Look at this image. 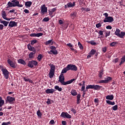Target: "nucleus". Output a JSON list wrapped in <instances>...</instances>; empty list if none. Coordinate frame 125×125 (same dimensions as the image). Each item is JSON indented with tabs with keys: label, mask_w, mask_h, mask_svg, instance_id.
<instances>
[{
	"label": "nucleus",
	"mask_w": 125,
	"mask_h": 125,
	"mask_svg": "<svg viewBox=\"0 0 125 125\" xmlns=\"http://www.w3.org/2000/svg\"><path fill=\"white\" fill-rule=\"evenodd\" d=\"M9 23V21H5V20H3L2 21H0V23L3 24V25L5 27L7 26Z\"/></svg>",
	"instance_id": "obj_20"
},
{
	"label": "nucleus",
	"mask_w": 125,
	"mask_h": 125,
	"mask_svg": "<svg viewBox=\"0 0 125 125\" xmlns=\"http://www.w3.org/2000/svg\"><path fill=\"white\" fill-rule=\"evenodd\" d=\"M61 117L63 118H67V119H71L72 118V116L69 115L67 112H62L61 113L60 116Z\"/></svg>",
	"instance_id": "obj_10"
},
{
	"label": "nucleus",
	"mask_w": 125,
	"mask_h": 125,
	"mask_svg": "<svg viewBox=\"0 0 125 125\" xmlns=\"http://www.w3.org/2000/svg\"><path fill=\"white\" fill-rule=\"evenodd\" d=\"M4 104V101L2 100V97H0V109L2 111V106Z\"/></svg>",
	"instance_id": "obj_14"
},
{
	"label": "nucleus",
	"mask_w": 125,
	"mask_h": 125,
	"mask_svg": "<svg viewBox=\"0 0 125 125\" xmlns=\"http://www.w3.org/2000/svg\"><path fill=\"white\" fill-rule=\"evenodd\" d=\"M19 4H20V2L19 1H16L15 2H14V7L16 6L18 7Z\"/></svg>",
	"instance_id": "obj_43"
},
{
	"label": "nucleus",
	"mask_w": 125,
	"mask_h": 125,
	"mask_svg": "<svg viewBox=\"0 0 125 125\" xmlns=\"http://www.w3.org/2000/svg\"><path fill=\"white\" fill-rule=\"evenodd\" d=\"M112 110L114 111H116L118 110V105H115L113 106V107H112Z\"/></svg>",
	"instance_id": "obj_47"
},
{
	"label": "nucleus",
	"mask_w": 125,
	"mask_h": 125,
	"mask_svg": "<svg viewBox=\"0 0 125 125\" xmlns=\"http://www.w3.org/2000/svg\"><path fill=\"white\" fill-rule=\"evenodd\" d=\"M54 88H55V89H56L60 92H61L62 90V88L60 87V86H58V85L55 86L54 87Z\"/></svg>",
	"instance_id": "obj_32"
},
{
	"label": "nucleus",
	"mask_w": 125,
	"mask_h": 125,
	"mask_svg": "<svg viewBox=\"0 0 125 125\" xmlns=\"http://www.w3.org/2000/svg\"><path fill=\"white\" fill-rule=\"evenodd\" d=\"M96 52V50H94L93 49H92V50H91L90 52H89V54L91 55H94L95 54Z\"/></svg>",
	"instance_id": "obj_35"
},
{
	"label": "nucleus",
	"mask_w": 125,
	"mask_h": 125,
	"mask_svg": "<svg viewBox=\"0 0 125 125\" xmlns=\"http://www.w3.org/2000/svg\"><path fill=\"white\" fill-rule=\"evenodd\" d=\"M106 28L107 29L111 30L112 29V27L111 25H107L106 26Z\"/></svg>",
	"instance_id": "obj_58"
},
{
	"label": "nucleus",
	"mask_w": 125,
	"mask_h": 125,
	"mask_svg": "<svg viewBox=\"0 0 125 125\" xmlns=\"http://www.w3.org/2000/svg\"><path fill=\"white\" fill-rule=\"evenodd\" d=\"M42 21L43 22H48L49 21V17H45L43 19Z\"/></svg>",
	"instance_id": "obj_38"
},
{
	"label": "nucleus",
	"mask_w": 125,
	"mask_h": 125,
	"mask_svg": "<svg viewBox=\"0 0 125 125\" xmlns=\"http://www.w3.org/2000/svg\"><path fill=\"white\" fill-rule=\"evenodd\" d=\"M68 71H69L68 69H67V66L66 67H64L62 70L61 72L62 74H64L66 73Z\"/></svg>",
	"instance_id": "obj_31"
},
{
	"label": "nucleus",
	"mask_w": 125,
	"mask_h": 125,
	"mask_svg": "<svg viewBox=\"0 0 125 125\" xmlns=\"http://www.w3.org/2000/svg\"><path fill=\"white\" fill-rule=\"evenodd\" d=\"M114 21V18L112 16H108L107 18H105L104 20V22H110L112 23Z\"/></svg>",
	"instance_id": "obj_11"
},
{
	"label": "nucleus",
	"mask_w": 125,
	"mask_h": 125,
	"mask_svg": "<svg viewBox=\"0 0 125 125\" xmlns=\"http://www.w3.org/2000/svg\"><path fill=\"white\" fill-rule=\"evenodd\" d=\"M105 98L106 100H114V95H107L106 96Z\"/></svg>",
	"instance_id": "obj_22"
},
{
	"label": "nucleus",
	"mask_w": 125,
	"mask_h": 125,
	"mask_svg": "<svg viewBox=\"0 0 125 125\" xmlns=\"http://www.w3.org/2000/svg\"><path fill=\"white\" fill-rule=\"evenodd\" d=\"M110 35H111V32L110 31H106V32H105V37L106 38H107L108 37L110 36Z\"/></svg>",
	"instance_id": "obj_44"
},
{
	"label": "nucleus",
	"mask_w": 125,
	"mask_h": 125,
	"mask_svg": "<svg viewBox=\"0 0 125 125\" xmlns=\"http://www.w3.org/2000/svg\"><path fill=\"white\" fill-rule=\"evenodd\" d=\"M43 33H42L41 32H40V33H36V37H40L43 36Z\"/></svg>",
	"instance_id": "obj_51"
},
{
	"label": "nucleus",
	"mask_w": 125,
	"mask_h": 125,
	"mask_svg": "<svg viewBox=\"0 0 125 125\" xmlns=\"http://www.w3.org/2000/svg\"><path fill=\"white\" fill-rule=\"evenodd\" d=\"M48 9L47 7L46 6L45 4H43L41 7V14L43 15L45 13L47 12Z\"/></svg>",
	"instance_id": "obj_8"
},
{
	"label": "nucleus",
	"mask_w": 125,
	"mask_h": 125,
	"mask_svg": "<svg viewBox=\"0 0 125 125\" xmlns=\"http://www.w3.org/2000/svg\"><path fill=\"white\" fill-rule=\"evenodd\" d=\"M37 115L39 117H42V114L40 110H38L37 112Z\"/></svg>",
	"instance_id": "obj_33"
},
{
	"label": "nucleus",
	"mask_w": 125,
	"mask_h": 125,
	"mask_svg": "<svg viewBox=\"0 0 125 125\" xmlns=\"http://www.w3.org/2000/svg\"><path fill=\"white\" fill-rule=\"evenodd\" d=\"M18 62L22 65H26L25 62L24 60H23L22 59H19V60L18 61Z\"/></svg>",
	"instance_id": "obj_23"
},
{
	"label": "nucleus",
	"mask_w": 125,
	"mask_h": 125,
	"mask_svg": "<svg viewBox=\"0 0 125 125\" xmlns=\"http://www.w3.org/2000/svg\"><path fill=\"white\" fill-rule=\"evenodd\" d=\"M55 90L53 89H47L45 90L46 94H53Z\"/></svg>",
	"instance_id": "obj_16"
},
{
	"label": "nucleus",
	"mask_w": 125,
	"mask_h": 125,
	"mask_svg": "<svg viewBox=\"0 0 125 125\" xmlns=\"http://www.w3.org/2000/svg\"><path fill=\"white\" fill-rule=\"evenodd\" d=\"M85 83L86 82L85 81H83V86L81 88V91H83L85 90Z\"/></svg>",
	"instance_id": "obj_27"
},
{
	"label": "nucleus",
	"mask_w": 125,
	"mask_h": 125,
	"mask_svg": "<svg viewBox=\"0 0 125 125\" xmlns=\"http://www.w3.org/2000/svg\"><path fill=\"white\" fill-rule=\"evenodd\" d=\"M102 87V86H101L99 85H94L93 89L97 90H100Z\"/></svg>",
	"instance_id": "obj_26"
},
{
	"label": "nucleus",
	"mask_w": 125,
	"mask_h": 125,
	"mask_svg": "<svg viewBox=\"0 0 125 125\" xmlns=\"http://www.w3.org/2000/svg\"><path fill=\"white\" fill-rule=\"evenodd\" d=\"M49 66L50 67V69L49 73V78L52 79L55 75L56 67L54 65L51 63L49 64Z\"/></svg>",
	"instance_id": "obj_2"
},
{
	"label": "nucleus",
	"mask_w": 125,
	"mask_h": 125,
	"mask_svg": "<svg viewBox=\"0 0 125 125\" xmlns=\"http://www.w3.org/2000/svg\"><path fill=\"white\" fill-rule=\"evenodd\" d=\"M112 79L110 77H107L106 79H105V81H106V83H109V81H110V80H112Z\"/></svg>",
	"instance_id": "obj_45"
},
{
	"label": "nucleus",
	"mask_w": 125,
	"mask_h": 125,
	"mask_svg": "<svg viewBox=\"0 0 125 125\" xmlns=\"http://www.w3.org/2000/svg\"><path fill=\"white\" fill-rule=\"evenodd\" d=\"M106 104H109V105H115V102H111V101L109 100H106Z\"/></svg>",
	"instance_id": "obj_28"
},
{
	"label": "nucleus",
	"mask_w": 125,
	"mask_h": 125,
	"mask_svg": "<svg viewBox=\"0 0 125 125\" xmlns=\"http://www.w3.org/2000/svg\"><path fill=\"white\" fill-rule=\"evenodd\" d=\"M53 41L52 40H48V41H46L45 42V44L46 45H49V44L51 43Z\"/></svg>",
	"instance_id": "obj_41"
},
{
	"label": "nucleus",
	"mask_w": 125,
	"mask_h": 125,
	"mask_svg": "<svg viewBox=\"0 0 125 125\" xmlns=\"http://www.w3.org/2000/svg\"><path fill=\"white\" fill-rule=\"evenodd\" d=\"M50 48L51 50H50V52H48L49 54H51V53L54 55H57L58 54V52L57 50H56V48L55 46H50Z\"/></svg>",
	"instance_id": "obj_6"
},
{
	"label": "nucleus",
	"mask_w": 125,
	"mask_h": 125,
	"mask_svg": "<svg viewBox=\"0 0 125 125\" xmlns=\"http://www.w3.org/2000/svg\"><path fill=\"white\" fill-rule=\"evenodd\" d=\"M46 104L48 105L51 104V100L50 99H47V101L46 102Z\"/></svg>",
	"instance_id": "obj_55"
},
{
	"label": "nucleus",
	"mask_w": 125,
	"mask_h": 125,
	"mask_svg": "<svg viewBox=\"0 0 125 125\" xmlns=\"http://www.w3.org/2000/svg\"><path fill=\"white\" fill-rule=\"evenodd\" d=\"M107 83L106 81L105 80H100L99 82V83Z\"/></svg>",
	"instance_id": "obj_50"
},
{
	"label": "nucleus",
	"mask_w": 125,
	"mask_h": 125,
	"mask_svg": "<svg viewBox=\"0 0 125 125\" xmlns=\"http://www.w3.org/2000/svg\"><path fill=\"white\" fill-rule=\"evenodd\" d=\"M31 47H32V46L30 45V44H27V48H28V49L29 50H30L31 49Z\"/></svg>",
	"instance_id": "obj_61"
},
{
	"label": "nucleus",
	"mask_w": 125,
	"mask_h": 125,
	"mask_svg": "<svg viewBox=\"0 0 125 125\" xmlns=\"http://www.w3.org/2000/svg\"><path fill=\"white\" fill-rule=\"evenodd\" d=\"M94 85H88L86 87V89L88 90L89 89H94Z\"/></svg>",
	"instance_id": "obj_34"
},
{
	"label": "nucleus",
	"mask_w": 125,
	"mask_h": 125,
	"mask_svg": "<svg viewBox=\"0 0 125 125\" xmlns=\"http://www.w3.org/2000/svg\"><path fill=\"white\" fill-rule=\"evenodd\" d=\"M7 63L8 64H9V65L13 68H15L17 67V65H16L15 63H14V62H13L11 60H10V59H8L7 61Z\"/></svg>",
	"instance_id": "obj_12"
},
{
	"label": "nucleus",
	"mask_w": 125,
	"mask_h": 125,
	"mask_svg": "<svg viewBox=\"0 0 125 125\" xmlns=\"http://www.w3.org/2000/svg\"><path fill=\"white\" fill-rule=\"evenodd\" d=\"M121 61H122L123 62H125V56H123V58H122Z\"/></svg>",
	"instance_id": "obj_64"
},
{
	"label": "nucleus",
	"mask_w": 125,
	"mask_h": 125,
	"mask_svg": "<svg viewBox=\"0 0 125 125\" xmlns=\"http://www.w3.org/2000/svg\"><path fill=\"white\" fill-rule=\"evenodd\" d=\"M102 26V23H97V24H96V28H101Z\"/></svg>",
	"instance_id": "obj_46"
},
{
	"label": "nucleus",
	"mask_w": 125,
	"mask_h": 125,
	"mask_svg": "<svg viewBox=\"0 0 125 125\" xmlns=\"http://www.w3.org/2000/svg\"><path fill=\"white\" fill-rule=\"evenodd\" d=\"M64 80L65 78L64 75L61 74L59 77V82L61 83L63 85H66L72 83L74 81L76 80V79H73L66 82H64Z\"/></svg>",
	"instance_id": "obj_1"
},
{
	"label": "nucleus",
	"mask_w": 125,
	"mask_h": 125,
	"mask_svg": "<svg viewBox=\"0 0 125 125\" xmlns=\"http://www.w3.org/2000/svg\"><path fill=\"white\" fill-rule=\"evenodd\" d=\"M1 17L4 20L6 17H7V14L4 10L2 11L1 12Z\"/></svg>",
	"instance_id": "obj_25"
},
{
	"label": "nucleus",
	"mask_w": 125,
	"mask_h": 125,
	"mask_svg": "<svg viewBox=\"0 0 125 125\" xmlns=\"http://www.w3.org/2000/svg\"><path fill=\"white\" fill-rule=\"evenodd\" d=\"M38 65V62L36 61H32L28 62L27 66L30 68H33L37 66Z\"/></svg>",
	"instance_id": "obj_5"
},
{
	"label": "nucleus",
	"mask_w": 125,
	"mask_h": 125,
	"mask_svg": "<svg viewBox=\"0 0 125 125\" xmlns=\"http://www.w3.org/2000/svg\"><path fill=\"white\" fill-rule=\"evenodd\" d=\"M23 12L26 13V14H29L30 13L29 10L27 9H25L23 10Z\"/></svg>",
	"instance_id": "obj_57"
},
{
	"label": "nucleus",
	"mask_w": 125,
	"mask_h": 125,
	"mask_svg": "<svg viewBox=\"0 0 125 125\" xmlns=\"http://www.w3.org/2000/svg\"><path fill=\"white\" fill-rule=\"evenodd\" d=\"M37 42H38V40H36V39H34L33 40L31 41V44L33 45L34 44L37 43Z\"/></svg>",
	"instance_id": "obj_37"
},
{
	"label": "nucleus",
	"mask_w": 125,
	"mask_h": 125,
	"mask_svg": "<svg viewBox=\"0 0 125 125\" xmlns=\"http://www.w3.org/2000/svg\"><path fill=\"white\" fill-rule=\"evenodd\" d=\"M71 94L73 96H76L78 95V93L76 90H72L70 92Z\"/></svg>",
	"instance_id": "obj_24"
},
{
	"label": "nucleus",
	"mask_w": 125,
	"mask_h": 125,
	"mask_svg": "<svg viewBox=\"0 0 125 125\" xmlns=\"http://www.w3.org/2000/svg\"><path fill=\"white\" fill-rule=\"evenodd\" d=\"M96 32L98 33L99 36H103L104 35V31L103 30H99V32L96 30Z\"/></svg>",
	"instance_id": "obj_40"
},
{
	"label": "nucleus",
	"mask_w": 125,
	"mask_h": 125,
	"mask_svg": "<svg viewBox=\"0 0 125 125\" xmlns=\"http://www.w3.org/2000/svg\"><path fill=\"white\" fill-rule=\"evenodd\" d=\"M18 24V22H16L15 21H11L8 24V26L10 28L14 27L15 26H17Z\"/></svg>",
	"instance_id": "obj_13"
},
{
	"label": "nucleus",
	"mask_w": 125,
	"mask_h": 125,
	"mask_svg": "<svg viewBox=\"0 0 125 125\" xmlns=\"http://www.w3.org/2000/svg\"><path fill=\"white\" fill-rule=\"evenodd\" d=\"M117 43H118V42H112V43H110V46L111 47H114L116 45H117Z\"/></svg>",
	"instance_id": "obj_39"
},
{
	"label": "nucleus",
	"mask_w": 125,
	"mask_h": 125,
	"mask_svg": "<svg viewBox=\"0 0 125 125\" xmlns=\"http://www.w3.org/2000/svg\"><path fill=\"white\" fill-rule=\"evenodd\" d=\"M78 46L81 49H83V47L82 44H81V42H78Z\"/></svg>",
	"instance_id": "obj_48"
},
{
	"label": "nucleus",
	"mask_w": 125,
	"mask_h": 125,
	"mask_svg": "<svg viewBox=\"0 0 125 125\" xmlns=\"http://www.w3.org/2000/svg\"><path fill=\"white\" fill-rule=\"evenodd\" d=\"M103 75H104V74H103V72H100V73H99V77L100 78H102L103 77Z\"/></svg>",
	"instance_id": "obj_62"
},
{
	"label": "nucleus",
	"mask_w": 125,
	"mask_h": 125,
	"mask_svg": "<svg viewBox=\"0 0 125 125\" xmlns=\"http://www.w3.org/2000/svg\"><path fill=\"white\" fill-rule=\"evenodd\" d=\"M49 124L51 125H54L55 124V121L53 120H52L50 121Z\"/></svg>",
	"instance_id": "obj_63"
},
{
	"label": "nucleus",
	"mask_w": 125,
	"mask_h": 125,
	"mask_svg": "<svg viewBox=\"0 0 125 125\" xmlns=\"http://www.w3.org/2000/svg\"><path fill=\"white\" fill-rule=\"evenodd\" d=\"M35 54V52L30 53L28 55L29 58L31 59L34 58Z\"/></svg>",
	"instance_id": "obj_21"
},
{
	"label": "nucleus",
	"mask_w": 125,
	"mask_h": 125,
	"mask_svg": "<svg viewBox=\"0 0 125 125\" xmlns=\"http://www.w3.org/2000/svg\"><path fill=\"white\" fill-rule=\"evenodd\" d=\"M43 57H42V55H41V54H40L38 56V58H37V59L40 62L42 59Z\"/></svg>",
	"instance_id": "obj_36"
},
{
	"label": "nucleus",
	"mask_w": 125,
	"mask_h": 125,
	"mask_svg": "<svg viewBox=\"0 0 125 125\" xmlns=\"http://www.w3.org/2000/svg\"><path fill=\"white\" fill-rule=\"evenodd\" d=\"M1 71L2 72L3 75L4 76L5 79H8L9 78V71L5 68H2Z\"/></svg>",
	"instance_id": "obj_9"
},
{
	"label": "nucleus",
	"mask_w": 125,
	"mask_h": 125,
	"mask_svg": "<svg viewBox=\"0 0 125 125\" xmlns=\"http://www.w3.org/2000/svg\"><path fill=\"white\" fill-rule=\"evenodd\" d=\"M32 5V2L31 1H27L25 2V6L27 7H30Z\"/></svg>",
	"instance_id": "obj_18"
},
{
	"label": "nucleus",
	"mask_w": 125,
	"mask_h": 125,
	"mask_svg": "<svg viewBox=\"0 0 125 125\" xmlns=\"http://www.w3.org/2000/svg\"><path fill=\"white\" fill-rule=\"evenodd\" d=\"M30 51H33V52H35L36 53V50L35 49V48L34 47H32Z\"/></svg>",
	"instance_id": "obj_53"
},
{
	"label": "nucleus",
	"mask_w": 125,
	"mask_h": 125,
	"mask_svg": "<svg viewBox=\"0 0 125 125\" xmlns=\"http://www.w3.org/2000/svg\"><path fill=\"white\" fill-rule=\"evenodd\" d=\"M70 110H71V112H72L74 115H76V114L77 113V111L76 109H74L73 108H71Z\"/></svg>",
	"instance_id": "obj_49"
},
{
	"label": "nucleus",
	"mask_w": 125,
	"mask_h": 125,
	"mask_svg": "<svg viewBox=\"0 0 125 125\" xmlns=\"http://www.w3.org/2000/svg\"><path fill=\"white\" fill-rule=\"evenodd\" d=\"M88 43L91 44L92 45H96L97 44V43H96V42H94V41H89Z\"/></svg>",
	"instance_id": "obj_42"
},
{
	"label": "nucleus",
	"mask_w": 125,
	"mask_h": 125,
	"mask_svg": "<svg viewBox=\"0 0 125 125\" xmlns=\"http://www.w3.org/2000/svg\"><path fill=\"white\" fill-rule=\"evenodd\" d=\"M75 5L76 4L75 1L73 2V3H72L71 2L67 3L68 8L73 7H74Z\"/></svg>",
	"instance_id": "obj_19"
},
{
	"label": "nucleus",
	"mask_w": 125,
	"mask_h": 125,
	"mask_svg": "<svg viewBox=\"0 0 125 125\" xmlns=\"http://www.w3.org/2000/svg\"><path fill=\"white\" fill-rule=\"evenodd\" d=\"M30 37H37V33H31L30 34Z\"/></svg>",
	"instance_id": "obj_59"
},
{
	"label": "nucleus",
	"mask_w": 125,
	"mask_h": 125,
	"mask_svg": "<svg viewBox=\"0 0 125 125\" xmlns=\"http://www.w3.org/2000/svg\"><path fill=\"white\" fill-rule=\"evenodd\" d=\"M81 95L80 94H78L77 96V104H80L81 101Z\"/></svg>",
	"instance_id": "obj_17"
},
{
	"label": "nucleus",
	"mask_w": 125,
	"mask_h": 125,
	"mask_svg": "<svg viewBox=\"0 0 125 125\" xmlns=\"http://www.w3.org/2000/svg\"><path fill=\"white\" fill-rule=\"evenodd\" d=\"M15 101H16V99L14 97L7 96L5 100V104H7L8 103L9 104H13Z\"/></svg>",
	"instance_id": "obj_4"
},
{
	"label": "nucleus",
	"mask_w": 125,
	"mask_h": 125,
	"mask_svg": "<svg viewBox=\"0 0 125 125\" xmlns=\"http://www.w3.org/2000/svg\"><path fill=\"white\" fill-rule=\"evenodd\" d=\"M70 17L72 19H74L75 18L77 17V13L76 11L73 12L70 14Z\"/></svg>",
	"instance_id": "obj_15"
},
{
	"label": "nucleus",
	"mask_w": 125,
	"mask_h": 125,
	"mask_svg": "<svg viewBox=\"0 0 125 125\" xmlns=\"http://www.w3.org/2000/svg\"><path fill=\"white\" fill-rule=\"evenodd\" d=\"M7 5H8V7H14V2H11V1H8L7 3Z\"/></svg>",
	"instance_id": "obj_29"
},
{
	"label": "nucleus",
	"mask_w": 125,
	"mask_h": 125,
	"mask_svg": "<svg viewBox=\"0 0 125 125\" xmlns=\"http://www.w3.org/2000/svg\"><path fill=\"white\" fill-rule=\"evenodd\" d=\"M114 34L121 39H124L125 36V32H124V31L121 32L119 28H116Z\"/></svg>",
	"instance_id": "obj_3"
},
{
	"label": "nucleus",
	"mask_w": 125,
	"mask_h": 125,
	"mask_svg": "<svg viewBox=\"0 0 125 125\" xmlns=\"http://www.w3.org/2000/svg\"><path fill=\"white\" fill-rule=\"evenodd\" d=\"M67 68L68 70L77 71L78 70L77 67L74 64H68L67 65Z\"/></svg>",
	"instance_id": "obj_7"
},
{
	"label": "nucleus",
	"mask_w": 125,
	"mask_h": 125,
	"mask_svg": "<svg viewBox=\"0 0 125 125\" xmlns=\"http://www.w3.org/2000/svg\"><path fill=\"white\" fill-rule=\"evenodd\" d=\"M103 15L105 16V18H107L109 16V14L108 13H105L103 14Z\"/></svg>",
	"instance_id": "obj_56"
},
{
	"label": "nucleus",
	"mask_w": 125,
	"mask_h": 125,
	"mask_svg": "<svg viewBox=\"0 0 125 125\" xmlns=\"http://www.w3.org/2000/svg\"><path fill=\"white\" fill-rule=\"evenodd\" d=\"M23 80L25 82H28L29 83H33V81H32L31 80H29L28 78H27L26 77L23 78Z\"/></svg>",
	"instance_id": "obj_30"
},
{
	"label": "nucleus",
	"mask_w": 125,
	"mask_h": 125,
	"mask_svg": "<svg viewBox=\"0 0 125 125\" xmlns=\"http://www.w3.org/2000/svg\"><path fill=\"white\" fill-rule=\"evenodd\" d=\"M102 51L104 53H106L107 51V47H104L102 48Z\"/></svg>",
	"instance_id": "obj_54"
},
{
	"label": "nucleus",
	"mask_w": 125,
	"mask_h": 125,
	"mask_svg": "<svg viewBox=\"0 0 125 125\" xmlns=\"http://www.w3.org/2000/svg\"><path fill=\"white\" fill-rule=\"evenodd\" d=\"M4 25L2 24H0V30H3Z\"/></svg>",
	"instance_id": "obj_60"
},
{
	"label": "nucleus",
	"mask_w": 125,
	"mask_h": 125,
	"mask_svg": "<svg viewBox=\"0 0 125 125\" xmlns=\"http://www.w3.org/2000/svg\"><path fill=\"white\" fill-rule=\"evenodd\" d=\"M11 124V122H3L2 123L1 125H9Z\"/></svg>",
	"instance_id": "obj_52"
}]
</instances>
